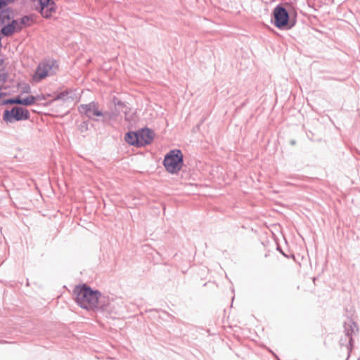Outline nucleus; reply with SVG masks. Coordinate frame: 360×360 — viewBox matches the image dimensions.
Masks as SVG:
<instances>
[{
  "label": "nucleus",
  "mask_w": 360,
  "mask_h": 360,
  "mask_svg": "<svg viewBox=\"0 0 360 360\" xmlns=\"http://www.w3.org/2000/svg\"><path fill=\"white\" fill-rule=\"evenodd\" d=\"M73 293L75 301L80 307L88 310L98 307V300L101 296L98 290H94L86 284H83L76 286Z\"/></svg>",
  "instance_id": "f257e3e1"
},
{
  "label": "nucleus",
  "mask_w": 360,
  "mask_h": 360,
  "mask_svg": "<svg viewBox=\"0 0 360 360\" xmlns=\"http://www.w3.org/2000/svg\"><path fill=\"white\" fill-rule=\"evenodd\" d=\"M163 165L166 170L174 174L181 170L183 165V154L179 149L170 150L165 156L163 160Z\"/></svg>",
  "instance_id": "f03ea898"
},
{
  "label": "nucleus",
  "mask_w": 360,
  "mask_h": 360,
  "mask_svg": "<svg viewBox=\"0 0 360 360\" xmlns=\"http://www.w3.org/2000/svg\"><path fill=\"white\" fill-rule=\"evenodd\" d=\"M58 70V65L57 60L53 59L44 60L38 65L34 79L40 81L48 76L56 74Z\"/></svg>",
  "instance_id": "7ed1b4c3"
},
{
  "label": "nucleus",
  "mask_w": 360,
  "mask_h": 360,
  "mask_svg": "<svg viewBox=\"0 0 360 360\" xmlns=\"http://www.w3.org/2000/svg\"><path fill=\"white\" fill-rule=\"evenodd\" d=\"M80 114L85 115L89 119L99 121L98 117H103L104 114L98 107V103L91 101L87 104H81L78 107Z\"/></svg>",
  "instance_id": "20e7f679"
},
{
  "label": "nucleus",
  "mask_w": 360,
  "mask_h": 360,
  "mask_svg": "<svg viewBox=\"0 0 360 360\" xmlns=\"http://www.w3.org/2000/svg\"><path fill=\"white\" fill-rule=\"evenodd\" d=\"M4 120L12 123L15 120H26L30 118V112L22 107L15 106L11 110H6L3 116Z\"/></svg>",
  "instance_id": "39448f33"
},
{
  "label": "nucleus",
  "mask_w": 360,
  "mask_h": 360,
  "mask_svg": "<svg viewBox=\"0 0 360 360\" xmlns=\"http://www.w3.org/2000/svg\"><path fill=\"white\" fill-rule=\"evenodd\" d=\"M274 18V25L281 30L285 27L289 22V13L285 8L281 5H278L273 11Z\"/></svg>",
  "instance_id": "423d86ee"
},
{
  "label": "nucleus",
  "mask_w": 360,
  "mask_h": 360,
  "mask_svg": "<svg viewBox=\"0 0 360 360\" xmlns=\"http://www.w3.org/2000/svg\"><path fill=\"white\" fill-rule=\"evenodd\" d=\"M344 331L345 335V342L348 341V345H347V349L348 352L349 357V354L352 352V348L353 347L352 336L358 333L359 328L357 326V324L352 319H349L348 320V321L345 322Z\"/></svg>",
  "instance_id": "0eeeda50"
},
{
  "label": "nucleus",
  "mask_w": 360,
  "mask_h": 360,
  "mask_svg": "<svg viewBox=\"0 0 360 360\" xmlns=\"http://www.w3.org/2000/svg\"><path fill=\"white\" fill-rule=\"evenodd\" d=\"M38 1L39 7L37 8L41 15L45 18H49L56 12L57 6L53 0H34Z\"/></svg>",
  "instance_id": "6e6552de"
},
{
  "label": "nucleus",
  "mask_w": 360,
  "mask_h": 360,
  "mask_svg": "<svg viewBox=\"0 0 360 360\" xmlns=\"http://www.w3.org/2000/svg\"><path fill=\"white\" fill-rule=\"evenodd\" d=\"M137 132L140 141V147L148 145L153 141L154 138V132L153 130L148 128H145L138 131Z\"/></svg>",
  "instance_id": "1a4fd4ad"
},
{
  "label": "nucleus",
  "mask_w": 360,
  "mask_h": 360,
  "mask_svg": "<svg viewBox=\"0 0 360 360\" xmlns=\"http://www.w3.org/2000/svg\"><path fill=\"white\" fill-rule=\"evenodd\" d=\"M22 30V26L18 25V20H13L11 22L4 26L1 29V32L6 37L11 36L15 32H19Z\"/></svg>",
  "instance_id": "9d476101"
},
{
  "label": "nucleus",
  "mask_w": 360,
  "mask_h": 360,
  "mask_svg": "<svg viewBox=\"0 0 360 360\" xmlns=\"http://www.w3.org/2000/svg\"><path fill=\"white\" fill-rule=\"evenodd\" d=\"M73 92L70 90L63 91L56 95L53 101H62L63 102L73 101L74 98L72 96Z\"/></svg>",
  "instance_id": "9b49d317"
},
{
  "label": "nucleus",
  "mask_w": 360,
  "mask_h": 360,
  "mask_svg": "<svg viewBox=\"0 0 360 360\" xmlns=\"http://www.w3.org/2000/svg\"><path fill=\"white\" fill-rule=\"evenodd\" d=\"M125 141L130 145L140 147L138 132H127L125 135Z\"/></svg>",
  "instance_id": "f8f14e48"
},
{
  "label": "nucleus",
  "mask_w": 360,
  "mask_h": 360,
  "mask_svg": "<svg viewBox=\"0 0 360 360\" xmlns=\"http://www.w3.org/2000/svg\"><path fill=\"white\" fill-rule=\"evenodd\" d=\"M38 98V96H30L28 97H26L25 98H22V105H32L35 101Z\"/></svg>",
  "instance_id": "ddd939ff"
},
{
  "label": "nucleus",
  "mask_w": 360,
  "mask_h": 360,
  "mask_svg": "<svg viewBox=\"0 0 360 360\" xmlns=\"http://www.w3.org/2000/svg\"><path fill=\"white\" fill-rule=\"evenodd\" d=\"M18 20V25H21L22 27L23 25H28L29 22L31 20V18L29 15H24L20 19H17Z\"/></svg>",
  "instance_id": "4468645a"
},
{
  "label": "nucleus",
  "mask_w": 360,
  "mask_h": 360,
  "mask_svg": "<svg viewBox=\"0 0 360 360\" xmlns=\"http://www.w3.org/2000/svg\"><path fill=\"white\" fill-rule=\"evenodd\" d=\"M115 105L116 108L121 110L122 112L124 113L127 112V107L126 106L124 102L121 101H117L116 102H115Z\"/></svg>",
  "instance_id": "2eb2a0df"
},
{
  "label": "nucleus",
  "mask_w": 360,
  "mask_h": 360,
  "mask_svg": "<svg viewBox=\"0 0 360 360\" xmlns=\"http://www.w3.org/2000/svg\"><path fill=\"white\" fill-rule=\"evenodd\" d=\"M15 104L22 105V98L20 96L14 98Z\"/></svg>",
  "instance_id": "dca6fc26"
},
{
  "label": "nucleus",
  "mask_w": 360,
  "mask_h": 360,
  "mask_svg": "<svg viewBox=\"0 0 360 360\" xmlns=\"http://www.w3.org/2000/svg\"><path fill=\"white\" fill-rule=\"evenodd\" d=\"M340 344L342 346V345H345V347H347V345H348V341L347 342H345V336L344 338H341L340 340Z\"/></svg>",
  "instance_id": "f3484780"
},
{
  "label": "nucleus",
  "mask_w": 360,
  "mask_h": 360,
  "mask_svg": "<svg viewBox=\"0 0 360 360\" xmlns=\"http://www.w3.org/2000/svg\"><path fill=\"white\" fill-rule=\"evenodd\" d=\"M7 5L6 0H0V11Z\"/></svg>",
  "instance_id": "a211bd4d"
},
{
  "label": "nucleus",
  "mask_w": 360,
  "mask_h": 360,
  "mask_svg": "<svg viewBox=\"0 0 360 360\" xmlns=\"http://www.w3.org/2000/svg\"><path fill=\"white\" fill-rule=\"evenodd\" d=\"M30 91V86L29 85H25L24 87H23V90H22V92L23 93H29Z\"/></svg>",
  "instance_id": "6ab92c4d"
},
{
  "label": "nucleus",
  "mask_w": 360,
  "mask_h": 360,
  "mask_svg": "<svg viewBox=\"0 0 360 360\" xmlns=\"http://www.w3.org/2000/svg\"><path fill=\"white\" fill-rule=\"evenodd\" d=\"M4 103L5 104H15L14 98L6 100Z\"/></svg>",
  "instance_id": "aec40b11"
},
{
  "label": "nucleus",
  "mask_w": 360,
  "mask_h": 360,
  "mask_svg": "<svg viewBox=\"0 0 360 360\" xmlns=\"http://www.w3.org/2000/svg\"><path fill=\"white\" fill-rule=\"evenodd\" d=\"M8 11V9H6V10L4 9V10H2L1 13L4 15V18L9 19L10 18L9 14H7L6 15H5V13H6Z\"/></svg>",
  "instance_id": "412c9836"
},
{
  "label": "nucleus",
  "mask_w": 360,
  "mask_h": 360,
  "mask_svg": "<svg viewBox=\"0 0 360 360\" xmlns=\"http://www.w3.org/2000/svg\"><path fill=\"white\" fill-rule=\"evenodd\" d=\"M4 63V60L3 59H0V65H2Z\"/></svg>",
  "instance_id": "4be33fe9"
},
{
  "label": "nucleus",
  "mask_w": 360,
  "mask_h": 360,
  "mask_svg": "<svg viewBox=\"0 0 360 360\" xmlns=\"http://www.w3.org/2000/svg\"><path fill=\"white\" fill-rule=\"evenodd\" d=\"M83 124H84V125H85V127H86V128H87V124H86V122H83Z\"/></svg>",
  "instance_id": "5701e85b"
},
{
  "label": "nucleus",
  "mask_w": 360,
  "mask_h": 360,
  "mask_svg": "<svg viewBox=\"0 0 360 360\" xmlns=\"http://www.w3.org/2000/svg\"><path fill=\"white\" fill-rule=\"evenodd\" d=\"M6 1H7V4H8V2H12V1H13L14 0H6Z\"/></svg>",
  "instance_id": "b1692460"
},
{
  "label": "nucleus",
  "mask_w": 360,
  "mask_h": 360,
  "mask_svg": "<svg viewBox=\"0 0 360 360\" xmlns=\"http://www.w3.org/2000/svg\"><path fill=\"white\" fill-rule=\"evenodd\" d=\"M291 143H292V145H294V144H295V141H291Z\"/></svg>",
  "instance_id": "393cba45"
}]
</instances>
